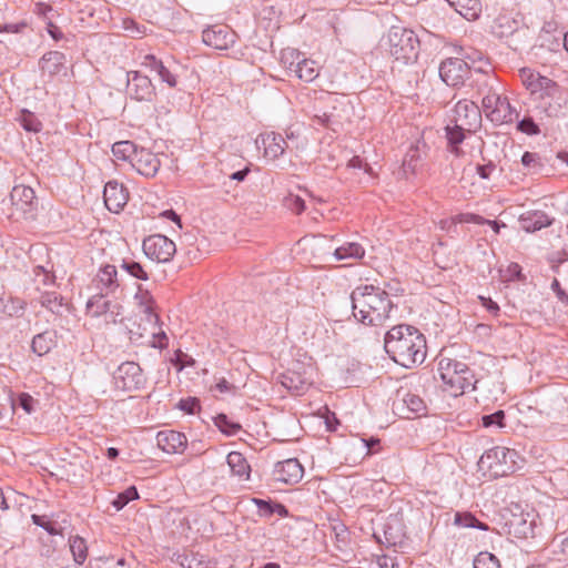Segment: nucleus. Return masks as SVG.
<instances>
[{
  "label": "nucleus",
  "mask_w": 568,
  "mask_h": 568,
  "mask_svg": "<svg viewBox=\"0 0 568 568\" xmlns=\"http://www.w3.org/2000/svg\"><path fill=\"white\" fill-rule=\"evenodd\" d=\"M384 348L388 356L403 367L410 368L426 358V339L414 326L399 324L385 335Z\"/></svg>",
  "instance_id": "obj_1"
},
{
  "label": "nucleus",
  "mask_w": 568,
  "mask_h": 568,
  "mask_svg": "<svg viewBox=\"0 0 568 568\" xmlns=\"http://www.w3.org/2000/svg\"><path fill=\"white\" fill-rule=\"evenodd\" d=\"M354 317L371 326L383 324L394 307L386 291L374 285H359L351 294Z\"/></svg>",
  "instance_id": "obj_2"
},
{
  "label": "nucleus",
  "mask_w": 568,
  "mask_h": 568,
  "mask_svg": "<svg viewBox=\"0 0 568 568\" xmlns=\"http://www.w3.org/2000/svg\"><path fill=\"white\" fill-rule=\"evenodd\" d=\"M438 375L446 385V390L453 396H458L476 388L477 381L474 373L463 362L442 358L438 363Z\"/></svg>",
  "instance_id": "obj_3"
},
{
  "label": "nucleus",
  "mask_w": 568,
  "mask_h": 568,
  "mask_svg": "<svg viewBox=\"0 0 568 568\" xmlns=\"http://www.w3.org/2000/svg\"><path fill=\"white\" fill-rule=\"evenodd\" d=\"M418 38L408 29L392 27L387 33L384 47L396 61L408 64L418 55Z\"/></svg>",
  "instance_id": "obj_4"
},
{
  "label": "nucleus",
  "mask_w": 568,
  "mask_h": 568,
  "mask_svg": "<svg viewBox=\"0 0 568 568\" xmlns=\"http://www.w3.org/2000/svg\"><path fill=\"white\" fill-rule=\"evenodd\" d=\"M483 110L495 124L510 123L518 118L517 111L499 91L483 99Z\"/></svg>",
  "instance_id": "obj_5"
},
{
  "label": "nucleus",
  "mask_w": 568,
  "mask_h": 568,
  "mask_svg": "<svg viewBox=\"0 0 568 568\" xmlns=\"http://www.w3.org/2000/svg\"><path fill=\"white\" fill-rule=\"evenodd\" d=\"M143 252L152 261L166 263L176 252L175 243L162 234H153L144 239Z\"/></svg>",
  "instance_id": "obj_6"
},
{
  "label": "nucleus",
  "mask_w": 568,
  "mask_h": 568,
  "mask_svg": "<svg viewBox=\"0 0 568 568\" xmlns=\"http://www.w3.org/2000/svg\"><path fill=\"white\" fill-rule=\"evenodd\" d=\"M113 377L116 387L126 392L141 389L146 382L141 367L134 362L122 363L114 372Z\"/></svg>",
  "instance_id": "obj_7"
},
{
  "label": "nucleus",
  "mask_w": 568,
  "mask_h": 568,
  "mask_svg": "<svg viewBox=\"0 0 568 568\" xmlns=\"http://www.w3.org/2000/svg\"><path fill=\"white\" fill-rule=\"evenodd\" d=\"M393 410L402 418L410 419L413 415H423L426 412L425 400L417 394L398 390L393 402Z\"/></svg>",
  "instance_id": "obj_8"
},
{
  "label": "nucleus",
  "mask_w": 568,
  "mask_h": 568,
  "mask_svg": "<svg viewBox=\"0 0 568 568\" xmlns=\"http://www.w3.org/2000/svg\"><path fill=\"white\" fill-rule=\"evenodd\" d=\"M469 73V64L458 58L446 59L439 65V77L449 87L463 84Z\"/></svg>",
  "instance_id": "obj_9"
},
{
  "label": "nucleus",
  "mask_w": 568,
  "mask_h": 568,
  "mask_svg": "<svg viewBox=\"0 0 568 568\" xmlns=\"http://www.w3.org/2000/svg\"><path fill=\"white\" fill-rule=\"evenodd\" d=\"M10 202L16 212L23 219H32L37 210V201L33 189L26 185H16L10 193Z\"/></svg>",
  "instance_id": "obj_10"
},
{
  "label": "nucleus",
  "mask_w": 568,
  "mask_h": 568,
  "mask_svg": "<svg viewBox=\"0 0 568 568\" xmlns=\"http://www.w3.org/2000/svg\"><path fill=\"white\" fill-rule=\"evenodd\" d=\"M126 92L136 101H151L155 95L154 87L148 75L140 71H130L126 74Z\"/></svg>",
  "instance_id": "obj_11"
},
{
  "label": "nucleus",
  "mask_w": 568,
  "mask_h": 568,
  "mask_svg": "<svg viewBox=\"0 0 568 568\" xmlns=\"http://www.w3.org/2000/svg\"><path fill=\"white\" fill-rule=\"evenodd\" d=\"M304 475V468L296 458H288L277 462L274 465L272 477L275 481L294 485L297 484Z\"/></svg>",
  "instance_id": "obj_12"
},
{
  "label": "nucleus",
  "mask_w": 568,
  "mask_h": 568,
  "mask_svg": "<svg viewBox=\"0 0 568 568\" xmlns=\"http://www.w3.org/2000/svg\"><path fill=\"white\" fill-rule=\"evenodd\" d=\"M235 33L227 26L209 27L202 32L203 42L217 50H226L235 43Z\"/></svg>",
  "instance_id": "obj_13"
},
{
  "label": "nucleus",
  "mask_w": 568,
  "mask_h": 568,
  "mask_svg": "<svg viewBox=\"0 0 568 568\" xmlns=\"http://www.w3.org/2000/svg\"><path fill=\"white\" fill-rule=\"evenodd\" d=\"M119 305L106 298L104 294L93 295L87 302V313L92 317L104 316L105 323H114L119 314Z\"/></svg>",
  "instance_id": "obj_14"
},
{
  "label": "nucleus",
  "mask_w": 568,
  "mask_h": 568,
  "mask_svg": "<svg viewBox=\"0 0 568 568\" xmlns=\"http://www.w3.org/2000/svg\"><path fill=\"white\" fill-rule=\"evenodd\" d=\"M455 123L462 128H468V132L474 131L480 123V110L474 101H458L454 109Z\"/></svg>",
  "instance_id": "obj_15"
},
{
  "label": "nucleus",
  "mask_w": 568,
  "mask_h": 568,
  "mask_svg": "<svg viewBox=\"0 0 568 568\" xmlns=\"http://www.w3.org/2000/svg\"><path fill=\"white\" fill-rule=\"evenodd\" d=\"M103 199L109 211L118 213L129 199L128 190L118 181H109L103 191Z\"/></svg>",
  "instance_id": "obj_16"
},
{
  "label": "nucleus",
  "mask_w": 568,
  "mask_h": 568,
  "mask_svg": "<svg viewBox=\"0 0 568 568\" xmlns=\"http://www.w3.org/2000/svg\"><path fill=\"white\" fill-rule=\"evenodd\" d=\"M131 165L139 174L146 178H153L158 173L161 162L156 154L141 148L134 155Z\"/></svg>",
  "instance_id": "obj_17"
},
{
  "label": "nucleus",
  "mask_w": 568,
  "mask_h": 568,
  "mask_svg": "<svg viewBox=\"0 0 568 568\" xmlns=\"http://www.w3.org/2000/svg\"><path fill=\"white\" fill-rule=\"evenodd\" d=\"M516 452L506 447H493L486 450L479 458L478 466L481 469L491 470L497 466L507 465L508 460L513 462Z\"/></svg>",
  "instance_id": "obj_18"
},
{
  "label": "nucleus",
  "mask_w": 568,
  "mask_h": 568,
  "mask_svg": "<svg viewBox=\"0 0 568 568\" xmlns=\"http://www.w3.org/2000/svg\"><path fill=\"white\" fill-rule=\"evenodd\" d=\"M156 444L159 448L168 454L182 453L186 446L184 434L175 430H161L156 434Z\"/></svg>",
  "instance_id": "obj_19"
},
{
  "label": "nucleus",
  "mask_w": 568,
  "mask_h": 568,
  "mask_svg": "<svg viewBox=\"0 0 568 568\" xmlns=\"http://www.w3.org/2000/svg\"><path fill=\"white\" fill-rule=\"evenodd\" d=\"M518 221L524 231L532 233L550 226L555 219L550 217L544 211L531 210L520 214Z\"/></svg>",
  "instance_id": "obj_20"
},
{
  "label": "nucleus",
  "mask_w": 568,
  "mask_h": 568,
  "mask_svg": "<svg viewBox=\"0 0 568 568\" xmlns=\"http://www.w3.org/2000/svg\"><path fill=\"white\" fill-rule=\"evenodd\" d=\"M142 65L150 72L155 73L161 79V81L166 83L170 88L176 87L178 79L175 73L169 65H165L164 62L158 59L155 55L146 54L142 61Z\"/></svg>",
  "instance_id": "obj_21"
},
{
  "label": "nucleus",
  "mask_w": 568,
  "mask_h": 568,
  "mask_svg": "<svg viewBox=\"0 0 568 568\" xmlns=\"http://www.w3.org/2000/svg\"><path fill=\"white\" fill-rule=\"evenodd\" d=\"M93 283L97 288L105 291L106 294L114 293L120 286L115 266L110 264L102 266L97 273Z\"/></svg>",
  "instance_id": "obj_22"
},
{
  "label": "nucleus",
  "mask_w": 568,
  "mask_h": 568,
  "mask_svg": "<svg viewBox=\"0 0 568 568\" xmlns=\"http://www.w3.org/2000/svg\"><path fill=\"white\" fill-rule=\"evenodd\" d=\"M261 141L264 146L265 155L275 160L278 159L287 148L288 142L278 133L268 132L261 135Z\"/></svg>",
  "instance_id": "obj_23"
},
{
  "label": "nucleus",
  "mask_w": 568,
  "mask_h": 568,
  "mask_svg": "<svg viewBox=\"0 0 568 568\" xmlns=\"http://www.w3.org/2000/svg\"><path fill=\"white\" fill-rule=\"evenodd\" d=\"M475 73L477 78L473 80V84L477 90L478 98L483 100L499 91V83L494 75L481 72V67L476 68Z\"/></svg>",
  "instance_id": "obj_24"
},
{
  "label": "nucleus",
  "mask_w": 568,
  "mask_h": 568,
  "mask_svg": "<svg viewBox=\"0 0 568 568\" xmlns=\"http://www.w3.org/2000/svg\"><path fill=\"white\" fill-rule=\"evenodd\" d=\"M57 345V332L44 331L37 334L31 342V349L38 356L47 355Z\"/></svg>",
  "instance_id": "obj_25"
},
{
  "label": "nucleus",
  "mask_w": 568,
  "mask_h": 568,
  "mask_svg": "<svg viewBox=\"0 0 568 568\" xmlns=\"http://www.w3.org/2000/svg\"><path fill=\"white\" fill-rule=\"evenodd\" d=\"M226 463L234 476L241 480H248L251 475V466L246 458L240 452H231L226 456Z\"/></svg>",
  "instance_id": "obj_26"
},
{
  "label": "nucleus",
  "mask_w": 568,
  "mask_h": 568,
  "mask_svg": "<svg viewBox=\"0 0 568 568\" xmlns=\"http://www.w3.org/2000/svg\"><path fill=\"white\" fill-rule=\"evenodd\" d=\"M65 55L59 51H50L42 55L40 59V68L42 72L48 73L50 77L57 75L63 69Z\"/></svg>",
  "instance_id": "obj_27"
},
{
  "label": "nucleus",
  "mask_w": 568,
  "mask_h": 568,
  "mask_svg": "<svg viewBox=\"0 0 568 568\" xmlns=\"http://www.w3.org/2000/svg\"><path fill=\"white\" fill-rule=\"evenodd\" d=\"M384 538L387 546L402 545L405 538L404 526L396 517L388 519L384 526Z\"/></svg>",
  "instance_id": "obj_28"
},
{
  "label": "nucleus",
  "mask_w": 568,
  "mask_h": 568,
  "mask_svg": "<svg viewBox=\"0 0 568 568\" xmlns=\"http://www.w3.org/2000/svg\"><path fill=\"white\" fill-rule=\"evenodd\" d=\"M281 384L290 390L297 394L304 392L310 385V379L305 373H298L295 371H288L281 376Z\"/></svg>",
  "instance_id": "obj_29"
},
{
  "label": "nucleus",
  "mask_w": 568,
  "mask_h": 568,
  "mask_svg": "<svg viewBox=\"0 0 568 568\" xmlns=\"http://www.w3.org/2000/svg\"><path fill=\"white\" fill-rule=\"evenodd\" d=\"M460 16L467 20H474L480 12L478 0H446Z\"/></svg>",
  "instance_id": "obj_30"
},
{
  "label": "nucleus",
  "mask_w": 568,
  "mask_h": 568,
  "mask_svg": "<svg viewBox=\"0 0 568 568\" xmlns=\"http://www.w3.org/2000/svg\"><path fill=\"white\" fill-rule=\"evenodd\" d=\"M334 257L336 261L342 260H361L365 255V248L357 242H345L334 251Z\"/></svg>",
  "instance_id": "obj_31"
},
{
  "label": "nucleus",
  "mask_w": 568,
  "mask_h": 568,
  "mask_svg": "<svg viewBox=\"0 0 568 568\" xmlns=\"http://www.w3.org/2000/svg\"><path fill=\"white\" fill-rule=\"evenodd\" d=\"M445 130L450 152L459 156L462 154L459 144L464 141L468 128H462L460 124L455 123L454 126L447 125Z\"/></svg>",
  "instance_id": "obj_32"
},
{
  "label": "nucleus",
  "mask_w": 568,
  "mask_h": 568,
  "mask_svg": "<svg viewBox=\"0 0 568 568\" xmlns=\"http://www.w3.org/2000/svg\"><path fill=\"white\" fill-rule=\"evenodd\" d=\"M454 525L460 528H476L479 530L487 531L489 529L488 525L478 520L469 511H456L454 515Z\"/></svg>",
  "instance_id": "obj_33"
},
{
  "label": "nucleus",
  "mask_w": 568,
  "mask_h": 568,
  "mask_svg": "<svg viewBox=\"0 0 568 568\" xmlns=\"http://www.w3.org/2000/svg\"><path fill=\"white\" fill-rule=\"evenodd\" d=\"M138 146L132 141H119L112 145V153L116 160L128 161L130 164L138 152Z\"/></svg>",
  "instance_id": "obj_34"
},
{
  "label": "nucleus",
  "mask_w": 568,
  "mask_h": 568,
  "mask_svg": "<svg viewBox=\"0 0 568 568\" xmlns=\"http://www.w3.org/2000/svg\"><path fill=\"white\" fill-rule=\"evenodd\" d=\"M40 304L52 312L53 314L61 315L67 304L61 295L55 292H45L40 296Z\"/></svg>",
  "instance_id": "obj_35"
},
{
  "label": "nucleus",
  "mask_w": 568,
  "mask_h": 568,
  "mask_svg": "<svg viewBox=\"0 0 568 568\" xmlns=\"http://www.w3.org/2000/svg\"><path fill=\"white\" fill-rule=\"evenodd\" d=\"M422 160L420 151L418 145H412L406 152L402 163V174L408 178L409 174H414Z\"/></svg>",
  "instance_id": "obj_36"
},
{
  "label": "nucleus",
  "mask_w": 568,
  "mask_h": 568,
  "mask_svg": "<svg viewBox=\"0 0 568 568\" xmlns=\"http://www.w3.org/2000/svg\"><path fill=\"white\" fill-rule=\"evenodd\" d=\"M294 74L304 82H312L318 77L320 71L315 61L303 58L300 65L294 69Z\"/></svg>",
  "instance_id": "obj_37"
},
{
  "label": "nucleus",
  "mask_w": 568,
  "mask_h": 568,
  "mask_svg": "<svg viewBox=\"0 0 568 568\" xmlns=\"http://www.w3.org/2000/svg\"><path fill=\"white\" fill-rule=\"evenodd\" d=\"M534 82H529L531 92L544 91L547 97H554L559 91V85L547 77L534 78Z\"/></svg>",
  "instance_id": "obj_38"
},
{
  "label": "nucleus",
  "mask_w": 568,
  "mask_h": 568,
  "mask_svg": "<svg viewBox=\"0 0 568 568\" xmlns=\"http://www.w3.org/2000/svg\"><path fill=\"white\" fill-rule=\"evenodd\" d=\"M69 542L74 561L78 565H82L88 557V547L85 540L79 536H73L69 539Z\"/></svg>",
  "instance_id": "obj_39"
},
{
  "label": "nucleus",
  "mask_w": 568,
  "mask_h": 568,
  "mask_svg": "<svg viewBox=\"0 0 568 568\" xmlns=\"http://www.w3.org/2000/svg\"><path fill=\"white\" fill-rule=\"evenodd\" d=\"M303 58V53L293 48H286L281 51V62L292 72L300 65Z\"/></svg>",
  "instance_id": "obj_40"
},
{
  "label": "nucleus",
  "mask_w": 568,
  "mask_h": 568,
  "mask_svg": "<svg viewBox=\"0 0 568 568\" xmlns=\"http://www.w3.org/2000/svg\"><path fill=\"white\" fill-rule=\"evenodd\" d=\"M91 568H130L124 558L100 557L90 560Z\"/></svg>",
  "instance_id": "obj_41"
},
{
  "label": "nucleus",
  "mask_w": 568,
  "mask_h": 568,
  "mask_svg": "<svg viewBox=\"0 0 568 568\" xmlns=\"http://www.w3.org/2000/svg\"><path fill=\"white\" fill-rule=\"evenodd\" d=\"M139 498V493L135 486H130L113 499L112 506L116 510L123 509L130 501Z\"/></svg>",
  "instance_id": "obj_42"
},
{
  "label": "nucleus",
  "mask_w": 568,
  "mask_h": 568,
  "mask_svg": "<svg viewBox=\"0 0 568 568\" xmlns=\"http://www.w3.org/2000/svg\"><path fill=\"white\" fill-rule=\"evenodd\" d=\"M474 568H501L496 556L488 551L479 552L474 559Z\"/></svg>",
  "instance_id": "obj_43"
},
{
  "label": "nucleus",
  "mask_w": 568,
  "mask_h": 568,
  "mask_svg": "<svg viewBox=\"0 0 568 568\" xmlns=\"http://www.w3.org/2000/svg\"><path fill=\"white\" fill-rule=\"evenodd\" d=\"M214 422L216 427L227 436H233L241 429L240 424L230 420L224 414L217 415Z\"/></svg>",
  "instance_id": "obj_44"
},
{
  "label": "nucleus",
  "mask_w": 568,
  "mask_h": 568,
  "mask_svg": "<svg viewBox=\"0 0 568 568\" xmlns=\"http://www.w3.org/2000/svg\"><path fill=\"white\" fill-rule=\"evenodd\" d=\"M141 308H142V312L144 313L145 315V318L149 323H153V324H158L159 323V316L158 314L154 312V302L152 300V297L149 295V293H145V294H141Z\"/></svg>",
  "instance_id": "obj_45"
},
{
  "label": "nucleus",
  "mask_w": 568,
  "mask_h": 568,
  "mask_svg": "<svg viewBox=\"0 0 568 568\" xmlns=\"http://www.w3.org/2000/svg\"><path fill=\"white\" fill-rule=\"evenodd\" d=\"M121 267L131 276L146 281L149 278L148 272L142 267L139 262L132 260H123Z\"/></svg>",
  "instance_id": "obj_46"
},
{
  "label": "nucleus",
  "mask_w": 568,
  "mask_h": 568,
  "mask_svg": "<svg viewBox=\"0 0 568 568\" xmlns=\"http://www.w3.org/2000/svg\"><path fill=\"white\" fill-rule=\"evenodd\" d=\"M481 424L484 427H497L503 428L505 426V412L499 409L493 414L484 415L481 417Z\"/></svg>",
  "instance_id": "obj_47"
},
{
  "label": "nucleus",
  "mask_w": 568,
  "mask_h": 568,
  "mask_svg": "<svg viewBox=\"0 0 568 568\" xmlns=\"http://www.w3.org/2000/svg\"><path fill=\"white\" fill-rule=\"evenodd\" d=\"M22 128L28 132H39L41 122L30 111L23 110L20 119Z\"/></svg>",
  "instance_id": "obj_48"
},
{
  "label": "nucleus",
  "mask_w": 568,
  "mask_h": 568,
  "mask_svg": "<svg viewBox=\"0 0 568 568\" xmlns=\"http://www.w3.org/2000/svg\"><path fill=\"white\" fill-rule=\"evenodd\" d=\"M517 129L528 135H537L540 132L538 124L530 116H525L518 121Z\"/></svg>",
  "instance_id": "obj_49"
},
{
  "label": "nucleus",
  "mask_w": 568,
  "mask_h": 568,
  "mask_svg": "<svg viewBox=\"0 0 568 568\" xmlns=\"http://www.w3.org/2000/svg\"><path fill=\"white\" fill-rule=\"evenodd\" d=\"M452 223H474L478 225L486 224V219L474 213H460L453 217Z\"/></svg>",
  "instance_id": "obj_50"
},
{
  "label": "nucleus",
  "mask_w": 568,
  "mask_h": 568,
  "mask_svg": "<svg viewBox=\"0 0 568 568\" xmlns=\"http://www.w3.org/2000/svg\"><path fill=\"white\" fill-rule=\"evenodd\" d=\"M178 407L187 414H195L200 409V402L195 397L183 398L179 402Z\"/></svg>",
  "instance_id": "obj_51"
},
{
  "label": "nucleus",
  "mask_w": 568,
  "mask_h": 568,
  "mask_svg": "<svg viewBox=\"0 0 568 568\" xmlns=\"http://www.w3.org/2000/svg\"><path fill=\"white\" fill-rule=\"evenodd\" d=\"M36 400L33 399V397L27 393H21L19 396H18V399L17 402H13V406L16 404H18L27 414H31L34 408H33V405H34Z\"/></svg>",
  "instance_id": "obj_52"
},
{
  "label": "nucleus",
  "mask_w": 568,
  "mask_h": 568,
  "mask_svg": "<svg viewBox=\"0 0 568 568\" xmlns=\"http://www.w3.org/2000/svg\"><path fill=\"white\" fill-rule=\"evenodd\" d=\"M252 501L256 505L260 516L271 517L273 515V506L275 505V503L260 498H253Z\"/></svg>",
  "instance_id": "obj_53"
},
{
  "label": "nucleus",
  "mask_w": 568,
  "mask_h": 568,
  "mask_svg": "<svg viewBox=\"0 0 568 568\" xmlns=\"http://www.w3.org/2000/svg\"><path fill=\"white\" fill-rule=\"evenodd\" d=\"M548 261L551 264L552 271L558 272L559 265L568 261V253L565 250L554 252L549 255Z\"/></svg>",
  "instance_id": "obj_54"
},
{
  "label": "nucleus",
  "mask_w": 568,
  "mask_h": 568,
  "mask_svg": "<svg viewBox=\"0 0 568 568\" xmlns=\"http://www.w3.org/2000/svg\"><path fill=\"white\" fill-rule=\"evenodd\" d=\"M495 170H496V164L491 161H489L486 164H477V166H476L477 174L484 180L490 179V176Z\"/></svg>",
  "instance_id": "obj_55"
},
{
  "label": "nucleus",
  "mask_w": 568,
  "mask_h": 568,
  "mask_svg": "<svg viewBox=\"0 0 568 568\" xmlns=\"http://www.w3.org/2000/svg\"><path fill=\"white\" fill-rule=\"evenodd\" d=\"M287 206L296 214H301L305 210V202L300 196H291L287 200Z\"/></svg>",
  "instance_id": "obj_56"
},
{
  "label": "nucleus",
  "mask_w": 568,
  "mask_h": 568,
  "mask_svg": "<svg viewBox=\"0 0 568 568\" xmlns=\"http://www.w3.org/2000/svg\"><path fill=\"white\" fill-rule=\"evenodd\" d=\"M178 561L183 568H199L201 565V561L189 555H180Z\"/></svg>",
  "instance_id": "obj_57"
},
{
  "label": "nucleus",
  "mask_w": 568,
  "mask_h": 568,
  "mask_svg": "<svg viewBox=\"0 0 568 568\" xmlns=\"http://www.w3.org/2000/svg\"><path fill=\"white\" fill-rule=\"evenodd\" d=\"M479 300L481 301L483 306L493 315H498L499 313V306L496 302H494L490 297H484L479 296Z\"/></svg>",
  "instance_id": "obj_58"
},
{
  "label": "nucleus",
  "mask_w": 568,
  "mask_h": 568,
  "mask_svg": "<svg viewBox=\"0 0 568 568\" xmlns=\"http://www.w3.org/2000/svg\"><path fill=\"white\" fill-rule=\"evenodd\" d=\"M123 28L131 34V37H138L142 33V31L139 28V24L130 19L123 21Z\"/></svg>",
  "instance_id": "obj_59"
},
{
  "label": "nucleus",
  "mask_w": 568,
  "mask_h": 568,
  "mask_svg": "<svg viewBox=\"0 0 568 568\" xmlns=\"http://www.w3.org/2000/svg\"><path fill=\"white\" fill-rule=\"evenodd\" d=\"M153 347L163 349L168 346V336L164 332L153 334Z\"/></svg>",
  "instance_id": "obj_60"
},
{
  "label": "nucleus",
  "mask_w": 568,
  "mask_h": 568,
  "mask_svg": "<svg viewBox=\"0 0 568 568\" xmlns=\"http://www.w3.org/2000/svg\"><path fill=\"white\" fill-rule=\"evenodd\" d=\"M555 542L558 541V547L560 554L568 559V535L567 536H558L554 540Z\"/></svg>",
  "instance_id": "obj_61"
},
{
  "label": "nucleus",
  "mask_w": 568,
  "mask_h": 568,
  "mask_svg": "<svg viewBox=\"0 0 568 568\" xmlns=\"http://www.w3.org/2000/svg\"><path fill=\"white\" fill-rule=\"evenodd\" d=\"M537 154L526 151L521 156V164L525 168H531L537 162Z\"/></svg>",
  "instance_id": "obj_62"
},
{
  "label": "nucleus",
  "mask_w": 568,
  "mask_h": 568,
  "mask_svg": "<svg viewBox=\"0 0 568 568\" xmlns=\"http://www.w3.org/2000/svg\"><path fill=\"white\" fill-rule=\"evenodd\" d=\"M545 111L548 116L558 118L562 114V105L559 102L556 104L550 103L547 108H545Z\"/></svg>",
  "instance_id": "obj_63"
},
{
  "label": "nucleus",
  "mask_w": 568,
  "mask_h": 568,
  "mask_svg": "<svg viewBox=\"0 0 568 568\" xmlns=\"http://www.w3.org/2000/svg\"><path fill=\"white\" fill-rule=\"evenodd\" d=\"M551 290L556 293L557 297L560 301L568 303V295H566L565 291L560 287V284H559L558 280L555 278L552 281Z\"/></svg>",
  "instance_id": "obj_64"
}]
</instances>
